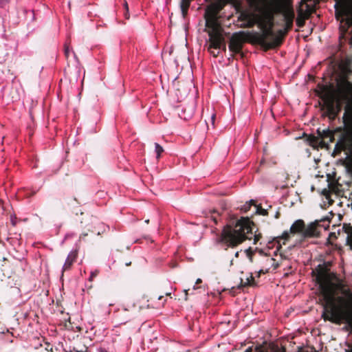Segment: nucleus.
Segmentation results:
<instances>
[{
  "instance_id": "17",
  "label": "nucleus",
  "mask_w": 352,
  "mask_h": 352,
  "mask_svg": "<svg viewBox=\"0 0 352 352\" xmlns=\"http://www.w3.org/2000/svg\"><path fill=\"white\" fill-rule=\"evenodd\" d=\"M193 0H181L179 3L182 14L184 19H185L188 14V9L191 2Z\"/></svg>"
},
{
  "instance_id": "9",
  "label": "nucleus",
  "mask_w": 352,
  "mask_h": 352,
  "mask_svg": "<svg viewBox=\"0 0 352 352\" xmlns=\"http://www.w3.org/2000/svg\"><path fill=\"white\" fill-rule=\"evenodd\" d=\"M321 89L322 91L324 93V95L320 96L324 102L322 109H325L324 116L328 117L331 121H333L335 97L330 93L329 87L322 85Z\"/></svg>"
},
{
  "instance_id": "38",
  "label": "nucleus",
  "mask_w": 352,
  "mask_h": 352,
  "mask_svg": "<svg viewBox=\"0 0 352 352\" xmlns=\"http://www.w3.org/2000/svg\"><path fill=\"white\" fill-rule=\"evenodd\" d=\"M202 282L201 279V278H198L197 280H196V284H199Z\"/></svg>"
},
{
  "instance_id": "24",
  "label": "nucleus",
  "mask_w": 352,
  "mask_h": 352,
  "mask_svg": "<svg viewBox=\"0 0 352 352\" xmlns=\"http://www.w3.org/2000/svg\"><path fill=\"white\" fill-rule=\"evenodd\" d=\"M254 226H252V230L254 229L253 227ZM250 236H252V239H254V244H256L259 240L261 238V234L259 233V234H256V232L254 234V232H252V234H250Z\"/></svg>"
},
{
  "instance_id": "35",
  "label": "nucleus",
  "mask_w": 352,
  "mask_h": 352,
  "mask_svg": "<svg viewBox=\"0 0 352 352\" xmlns=\"http://www.w3.org/2000/svg\"><path fill=\"white\" fill-rule=\"evenodd\" d=\"M87 236V233H83L80 236V240H85V236Z\"/></svg>"
},
{
  "instance_id": "19",
  "label": "nucleus",
  "mask_w": 352,
  "mask_h": 352,
  "mask_svg": "<svg viewBox=\"0 0 352 352\" xmlns=\"http://www.w3.org/2000/svg\"><path fill=\"white\" fill-rule=\"evenodd\" d=\"M256 201L253 199L250 200L248 202H246L241 208V210L243 212H248L252 206H254L255 208Z\"/></svg>"
},
{
  "instance_id": "33",
  "label": "nucleus",
  "mask_w": 352,
  "mask_h": 352,
  "mask_svg": "<svg viewBox=\"0 0 352 352\" xmlns=\"http://www.w3.org/2000/svg\"><path fill=\"white\" fill-rule=\"evenodd\" d=\"M334 131H332V138L331 136L329 137L327 140H329V142H333L334 141Z\"/></svg>"
},
{
  "instance_id": "47",
  "label": "nucleus",
  "mask_w": 352,
  "mask_h": 352,
  "mask_svg": "<svg viewBox=\"0 0 352 352\" xmlns=\"http://www.w3.org/2000/svg\"><path fill=\"white\" fill-rule=\"evenodd\" d=\"M145 222H146V223H149V220H148V219H147V220H146V221H145Z\"/></svg>"
},
{
  "instance_id": "30",
  "label": "nucleus",
  "mask_w": 352,
  "mask_h": 352,
  "mask_svg": "<svg viewBox=\"0 0 352 352\" xmlns=\"http://www.w3.org/2000/svg\"><path fill=\"white\" fill-rule=\"evenodd\" d=\"M98 271L92 272L91 273V275H90L89 278V280L92 281L93 279L98 276Z\"/></svg>"
},
{
  "instance_id": "6",
  "label": "nucleus",
  "mask_w": 352,
  "mask_h": 352,
  "mask_svg": "<svg viewBox=\"0 0 352 352\" xmlns=\"http://www.w3.org/2000/svg\"><path fill=\"white\" fill-rule=\"evenodd\" d=\"M288 32L286 31V28H284V30H278L277 34H275L273 30L269 28L263 33L254 32L252 38L256 45L261 46L265 51H267L280 47Z\"/></svg>"
},
{
  "instance_id": "16",
  "label": "nucleus",
  "mask_w": 352,
  "mask_h": 352,
  "mask_svg": "<svg viewBox=\"0 0 352 352\" xmlns=\"http://www.w3.org/2000/svg\"><path fill=\"white\" fill-rule=\"evenodd\" d=\"M256 284L254 280V278L251 274L249 277H247L244 280L242 278H241L240 284L239 285V288L245 287H254Z\"/></svg>"
},
{
  "instance_id": "23",
  "label": "nucleus",
  "mask_w": 352,
  "mask_h": 352,
  "mask_svg": "<svg viewBox=\"0 0 352 352\" xmlns=\"http://www.w3.org/2000/svg\"><path fill=\"white\" fill-rule=\"evenodd\" d=\"M155 152L157 153V157L159 158L161 154L164 152V149L162 146H161L158 143L155 144Z\"/></svg>"
},
{
  "instance_id": "44",
  "label": "nucleus",
  "mask_w": 352,
  "mask_h": 352,
  "mask_svg": "<svg viewBox=\"0 0 352 352\" xmlns=\"http://www.w3.org/2000/svg\"><path fill=\"white\" fill-rule=\"evenodd\" d=\"M165 295L167 296H170L171 294L170 292H167L165 294Z\"/></svg>"
},
{
  "instance_id": "14",
  "label": "nucleus",
  "mask_w": 352,
  "mask_h": 352,
  "mask_svg": "<svg viewBox=\"0 0 352 352\" xmlns=\"http://www.w3.org/2000/svg\"><path fill=\"white\" fill-rule=\"evenodd\" d=\"M78 253L76 251H72L67 256L65 263L63 265V271L69 270L73 263L77 258Z\"/></svg>"
},
{
  "instance_id": "18",
  "label": "nucleus",
  "mask_w": 352,
  "mask_h": 352,
  "mask_svg": "<svg viewBox=\"0 0 352 352\" xmlns=\"http://www.w3.org/2000/svg\"><path fill=\"white\" fill-rule=\"evenodd\" d=\"M317 133L320 138V141L324 142L325 140H327L329 137H332V131L329 129L320 130L318 129L317 130Z\"/></svg>"
},
{
  "instance_id": "27",
  "label": "nucleus",
  "mask_w": 352,
  "mask_h": 352,
  "mask_svg": "<svg viewBox=\"0 0 352 352\" xmlns=\"http://www.w3.org/2000/svg\"><path fill=\"white\" fill-rule=\"evenodd\" d=\"M68 204L72 206H75L76 205H79L80 203L78 202V201L76 199V198H72L69 201V203Z\"/></svg>"
},
{
  "instance_id": "48",
  "label": "nucleus",
  "mask_w": 352,
  "mask_h": 352,
  "mask_svg": "<svg viewBox=\"0 0 352 352\" xmlns=\"http://www.w3.org/2000/svg\"><path fill=\"white\" fill-rule=\"evenodd\" d=\"M238 255H239V252H236V254H235V256H238Z\"/></svg>"
},
{
  "instance_id": "8",
  "label": "nucleus",
  "mask_w": 352,
  "mask_h": 352,
  "mask_svg": "<svg viewBox=\"0 0 352 352\" xmlns=\"http://www.w3.org/2000/svg\"><path fill=\"white\" fill-rule=\"evenodd\" d=\"M239 16L237 21L241 22L239 25L240 28H252L254 25H258L259 22L260 14H256L248 10H243L240 4L236 7Z\"/></svg>"
},
{
  "instance_id": "15",
  "label": "nucleus",
  "mask_w": 352,
  "mask_h": 352,
  "mask_svg": "<svg viewBox=\"0 0 352 352\" xmlns=\"http://www.w3.org/2000/svg\"><path fill=\"white\" fill-rule=\"evenodd\" d=\"M307 141L312 147H317L320 146V147L325 146L326 144L323 141H320L319 136H315L314 135H309L307 138Z\"/></svg>"
},
{
  "instance_id": "32",
  "label": "nucleus",
  "mask_w": 352,
  "mask_h": 352,
  "mask_svg": "<svg viewBox=\"0 0 352 352\" xmlns=\"http://www.w3.org/2000/svg\"><path fill=\"white\" fill-rule=\"evenodd\" d=\"M215 118H216V115L215 114H212L211 118H210V121H211V123H212V125L213 126V127L214 126Z\"/></svg>"
},
{
  "instance_id": "36",
  "label": "nucleus",
  "mask_w": 352,
  "mask_h": 352,
  "mask_svg": "<svg viewBox=\"0 0 352 352\" xmlns=\"http://www.w3.org/2000/svg\"><path fill=\"white\" fill-rule=\"evenodd\" d=\"M188 290H186V289H185V290H184V292H185V298H184V300H188Z\"/></svg>"
},
{
  "instance_id": "20",
  "label": "nucleus",
  "mask_w": 352,
  "mask_h": 352,
  "mask_svg": "<svg viewBox=\"0 0 352 352\" xmlns=\"http://www.w3.org/2000/svg\"><path fill=\"white\" fill-rule=\"evenodd\" d=\"M334 107H335V111H334V114H333V120H335L336 119V118L338 116L339 113H340V111L342 110V104H341V102L340 100L336 101L335 100Z\"/></svg>"
},
{
  "instance_id": "5",
  "label": "nucleus",
  "mask_w": 352,
  "mask_h": 352,
  "mask_svg": "<svg viewBox=\"0 0 352 352\" xmlns=\"http://www.w3.org/2000/svg\"><path fill=\"white\" fill-rule=\"evenodd\" d=\"M343 127L336 128L335 131L344 133L335 145L333 153L339 154L342 151H352V105L346 104L342 116Z\"/></svg>"
},
{
  "instance_id": "39",
  "label": "nucleus",
  "mask_w": 352,
  "mask_h": 352,
  "mask_svg": "<svg viewBox=\"0 0 352 352\" xmlns=\"http://www.w3.org/2000/svg\"><path fill=\"white\" fill-rule=\"evenodd\" d=\"M212 219L214 221V223L217 224V217H212Z\"/></svg>"
},
{
  "instance_id": "43",
  "label": "nucleus",
  "mask_w": 352,
  "mask_h": 352,
  "mask_svg": "<svg viewBox=\"0 0 352 352\" xmlns=\"http://www.w3.org/2000/svg\"><path fill=\"white\" fill-rule=\"evenodd\" d=\"M158 300H162V298H164V296L161 295L160 296H158Z\"/></svg>"
},
{
  "instance_id": "21",
  "label": "nucleus",
  "mask_w": 352,
  "mask_h": 352,
  "mask_svg": "<svg viewBox=\"0 0 352 352\" xmlns=\"http://www.w3.org/2000/svg\"><path fill=\"white\" fill-rule=\"evenodd\" d=\"M254 210H255L254 212V214H258L263 215V216H267L268 215L267 210L263 208L259 205H256V204Z\"/></svg>"
},
{
  "instance_id": "34",
  "label": "nucleus",
  "mask_w": 352,
  "mask_h": 352,
  "mask_svg": "<svg viewBox=\"0 0 352 352\" xmlns=\"http://www.w3.org/2000/svg\"><path fill=\"white\" fill-rule=\"evenodd\" d=\"M246 252H247V254H248L247 256H248V257L251 258V257L252 256V255H251V254H252V250H251V248H250L246 250Z\"/></svg>"
},
{
  "instance_id": "28",
  "label": "nucleus",
  "mask_w": 352,
  "mask_h": 352,
  "mask_svg": "<svg viewBox=\"0 0 352 352\" xmlns=\"http://www.w3.org/2000/svg\"><path fill=\"white\" fill-rule=\"evenodd\" d=\"M281 238L285 241H287L289 239V233L287 231L284 232Z\"/></svg>"
},
{
  "instance_id": "10",
  "label": "nucleus",
  "mask_w": 352,
  "mask_h": 352,
  "mask_svg": "<svg viewBox=\"0 0 352 352\" xmlns=\"http://www.w3.org/2000/svg\"><path fill=\"white\" fill-rule=\"evenodd\" d=\"M281 3L283 6V11L280 14H283L284 16L285 22V28H286V31H289L293 27L294 12L292 8H287L284 0H281Z\"/></svg>"
},
{
  "instance_id": "13",
  "label": "nucleus",
  "mask_w": 352,
  "mask_h": 352,
  "mask_svg": "<svg viewBox=\"0 0 352 352\" xmlns=\"http://www.w3.org/2000/svg\"><path fill=\"white\" fill-rule=\"evenodd\" d=\"M305 223L303 220L298 219L294 221V223L290 227L289 232L291 234L300 233L302 236V232L305 230Z\"/></svg>"
},
{
  "instance_id": "40",
  "label": "nucleus",
  "mask_w": 352,
  "mask_h": 352,
  "mask_svg": "<svg viewBox=\"0 0 352 352\" xmlns=\"http://www.w3.org/2000/svg\"><path fill=\"white\" fill-rule=\"evenodd\" d=\"M272 265H274V269H276L278 267V263H276V264L273 263Z\"/></svg>"
},
{
  "instance_id": "42",
  "label": "nucleus",
  "mask_w": 352,
  "mask_h": 352,
  "mask_svg": "<svg viewBox=\"0 0 352 352\" xmlns=\"http://www.w3.org/2000/svg\"><path fill=\"white\" fill-rule=\"evenodd\" d=\"M76 352H87V348H85V350L76 351Z\"/></svg>"
},
{
  "instance_id": "7",
  "label": "nucleus",
  "mask_w": 352,
  "mask_h": 352,
  "mask_svg": "<svg viewBox=\"0 0 352 352\" xmlns=\"http://www.w3.org/2000/svg\"><path fill=\"white\" fill-rule=\"evenodd\" d=\"M253 33L244 31L234 32L230 39L229 50L233 53L239 54L245 42L248 41L252 44H256L252 38Z\"/></svg>"
},
{
  "instance_id": "29",
  "label": "nucleus",
  "mask_w": 352,
  "mask_h": 352,
  "mask_svg": "<svg viewBox=\"0 0 352 352\" xmlns=\"http://www.w3.org/2000/svg\"><path fill=\"white\" fill-rule=\"evenodd\" d=\"M11 0H0V7L4 8Z\"/></svg>"
},
{
  "instance_id": "11",
  "label": "nucleus",
  "mask_w": 352,
  "mask_h": 352,
  "mask_svg": "<svg viewBox=\"0 0 352 352\" xmlns=\"http://www.w3.org/2000/svg\"><path fill=\"white\" fill-rule=\"evenodd\" d=\"M319 223L318 221L312 222L309 224L307 227L305 226L304 232H302V237L306 238H314L320 236V231L318 230Z\"/></svg>"
},
{
  "instance_id": "12",
  "label": "nucleus",
  "mask_w": 352,
  "mask_h": 352,
  "mask_svg": "<svg viewBox=\"0 0 352 352\" xmlns=\"http://www.w3.org/2000/svg\"><path fill=\"white\" fill-rule=\"evenodd\" d=\"M312 13V9L310 6L306 4V9L303 10L302 8H300L298 10V16L296 21V25L299 28H302L305 25V20L309 19L310 15Z\"/></svg>"
},
{
  "instance_id": "41",
  "label": "nucleus",
  "mask_w": 352,
  "mask_h": 352,
  "mask_svg": "<svg viewBox=\"0 0 352 352\" xmlns=\"http://www.w3.org/2000/svg\"><path fill=\"white\" fill-rule=\"evenodd\" d=\"M245 352H252V348L249 347L248 349H246Z\"/></svg>"
},
{
  "instance_id": "4",
  "label": "nucleus",
  "mask_w": 352,
  "mask_h": 352,
  "mask_svg": "<svg viewBox=\"0 0 352 352\" xmlns=\"http://www.w3.org/2000/svg\"><path fill=\"white\" fill-rule=\"evenodd\" d=\"M249 6L260 14L258 27L260 33L274 28V16L283 11L281 0H245Z\"/></svg>"
},
{
  "instance_id": "25",
  "label": "nucleus",
  "mask_w": 352,
  "mask_h": 352,
  "mask_svg": "<svg viewBox=\"0 0 352 352\" xmlns=\"http://www.w3.org/2000/svg\"><path fill=\"white\" fill-rule=\"evenodd\" d=\"M343 229L344 230V232L347 233L348 234L352 235V226L349 224L346 225L344 224L343 226Z\"/></svg>"
},
{
  "instance_id": "45",
  "label": "nucleus",
  "mask_w": 352,
  "mask_h": 352,
  "mask_svg": "<svg viewBox=\"0 0 352 352\" xmlns=\"http://www.w3.org/2000/svg\"><path fill=\"white\" fill-rule=\"evenodd\" d=\"M131 264V262L126 263V266H129Z\"/></svg>"
},
{
  "instance_id": "3",
  "label": "nucleus",
  "mask_w": 352,
  "mask_h": 352,
  "mask_svg": "<svg viewBox=\"0 0 352 352\" xmlns=\"http://www.w3.org/2000/svg\"><path fill=\"white\" fill-rule=\"evenodd\" d=\"M252 226L254 223L249 217H241L234 224H227L223 227L217 242L225 249L234 248L246 240H251Z\"/></svg>"
},
{
  "instance_id": "31",
  "label": "nucleus",
  "mask_w": 352,
  "mask_h": 352,
  "mask_svg": "<svg viewBox=\"0 0 352 352\" xmlns=\"http://www.w3.org/2000/svg\"><path fill=\"white\" fill-rule=\"evenodd\" d=\"M69 48L68 46L65 45V55L66 56L67 58H68L69 56Z\"/></svg>"
},
{
  "instance_id": "22",
  "label": "nucleus",
  "mask_w": 352,
  "mask_h": 352,
  "mask_svg": "<svg viewBox=\"0 0 352 352\" xmlns=\"http://www.w3.org/2000/svg\"><path fill=\"white\" fill-rule=\"evenodd\" d=\"M343 89L346 91L352 90V83L347 80H344L342 83Z\"/></svg>"
},
{
  "instance_id": "2",
  "label": "nucleus",
  "mask_w": 352,
  "mask_h": 352,
  "mask_svg": "<svg viewBox=\"0 0 352 352\" xmlns=\"http://www.w3.org/2000/svg\"><path fill=\"white\" fill-rule=\"evenodd\" d=\"M234 0H216L210 3L206 8L204 18L206 19V27L209 29L208 31L210 45L208 51L215 57L219 53L212 50H226L225 38L222 35V28L218 22L219 13L224 8L228 3H233Z\"/></svg>"
},
{
  "instance_id": "37",
  "label": "nucleus",
  "mask_w": 352,
  "mask_h": 352,
  "mask_svg": "<svg viewBox=\"0 0 352 352\" xmlns=\"http://www.w3.org/2000/svg\"><path fill=\"white\" fill-rule=\"evenodd\" d=\"M280 217V212H276V214H275V218L276 219H278Z\"/></svg>"
},
{
  "instance_id": "1",
  "label": "nucleus",
  "mask_w": 352,
  "mask_h": 352,
  "mask_svg": "<svg viewBox=\"0 0 352 352\" xmlns=\"http://www.w3.org/2000/svg\"><path fill=\"white\" fill-rule=\"evenodd\" d=\"M312 275L316 276V281L324 301L322 318L335 324L344 322L352 331V306L344 297L336 296L341 285L333 282L325 265H318L312 271Z\"/></svg>"
},
{
  "instance_id": "26",
  "label": "nucleus",
  "mask_w": 352,
  "mask_h": 352,
  "mask_svg": "<svg viewBox=\"0 0 352 352\" xmlns=\"http://www.w3.org/2000/svg\"><path fill=\"white\" fill-rule=\"evenodd\" d=\"M123 6H124V8L125 10V12H124L125 19H129V6H128V3L126 1H124Z\"/></svg>"
},
{
  "instance_id": "46",
  "label": "nucleus",
  "mask_w": 352,
  "mask_h": 352,
  "mask_svg": "<svg viewBox=\"0 0 352 352\" xmlns=\"http://www.w3.org/2000/svg\"><path fill=\"white\" fill-rule=\"evenodd\" d=\"M270 261H272L273 263H275V259L274 258H271Z\"/></svg>"
},
{
  "instance_id": "49",
  "label": "nucleus",
  "mask_w": 352,
  "mask_h": 352,
  "mask_svg": "<svg viewBox=\"0 0 352 352\" xmlns=\"http://www.w3.org/2000/svg\"><path fill=\"white\" fill-rule=\"evenodd\" d=\"M12 224H13V226H14L15 225V222L12 221Z\"/></svg>"
}]
</instances>
